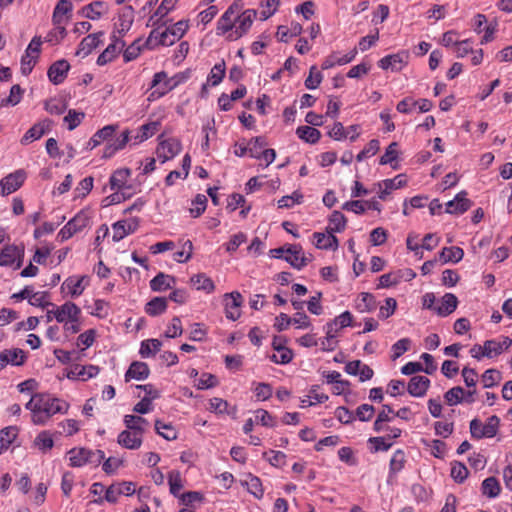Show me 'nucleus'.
Instances as JSON below:
<instances>
[{
    "mask_svg": "<svg viewBox=\"0 0 512 512\" xmlns=\"http://www.w3.org/2000/svg\"><path fill=\"white\" fill-rule=\"evenodd\" d=\"M69 403L49 393H34L25 408L31 412L34 425H46L55 414H67Z\"/></svg>",
    "mask_w": 512,
    "mask_h": 512,
    "instance_id": "nucleus-1",
    "label": "nucleus"
},
{
    "mask_svg": "<svg viewBox=\"0 0 512 512\" xmlns=\"http://www.w3.org/2000/svg\"><path fill=\"white\" fill-rule=\"evenodd\" d=\"M134 421H144V418L141 416L135 415H126L124 417V423L127 427V430L122 431L118 435V443L126 448L135 450L140 448L142 444V435L144 432V428L141 426H134L132 422Z\"/></svg>",
    "mask_w": 512,
    "mask_h": 512,
    "instance_id": "nucleus-2",
    "label": "nucleus"
},
{
    "mask_svg": "<svg viewBox=\"0 0 512 512\" xmlns=\"http://www.w3.org/2000/svg\"><path fill=\"white\" fill-rule=\"evenodd\" d=\"M71 467H82L86 464L98 466L105 458L102 450H90L86 448H73L67 453Z\"/></svg>",
    "mask_w": 512,
    "mask_h": 512,
    "instance_id": "nucleus-3",
    "label": "nucleus"
},
{
    "mask_svg": "<svg viewBox=\"0 0 512 512\" xmlns=\"http://www.w3.org/2000/svg\"><path fill=\"white\" fill-rule=\"evenodd\" d=\"M256 17L257 11L255 9H246L244 11H240L236 15L235 29L234 31L229 33L227 39L230 41H234L247 34Z\"/></svg>",
    "mask_w": 512,
    "mask_h": 512,
    "instance_id": "nucleus-4",
    "label": "nucleus"
},
{
    "mask_svg": "<svg viewBox=\"0 0 512 512\" xmlns=\"http://www.w3.org/2000/svg\"><path fill=\"white\" fill-rule=\"evenodd\" d=\"M242 10V4L234 1L217 21L216 34L224 35L227 32L234 31L236 25V15Z\"/></svg>",
    "mask_w": 512,
    "mask_h": 512,
    "instance_id": "nucleus-5",
    "label": "nucleus"
},
{
    "mask_svg": "<svg viewBox=\"0 0 512 512\" xmlns=\"http://www.w3.org/2000/svg\"><path fill=\"white\" fill-rule=\"evenodd\" d=\"M24 247L17 245H6L0 252V266H12L16 262L15 269L22 266Z\"/></svg>",
    "mask_w": 512,
    "mask_h": 512,
    "instance_id": "nucleus-6",
    "label": "nucleus"
},
{
    "mask_svg": "<svg viewBox=\"0 0 512 512\" xmlns=\"http://www.w3.org/2000/svg\"><path fill=\"white\" fill-rule=\"evenodd\" d=\"M26 179L24 170H17L10 173L0 181V194L9 195L18 190Z\"/></svg>",
    "mask_w": 512,
    "mask_h": 512,
    "instance_id": "nucleus-7",
    "label": "nucleus"
},
{
    "mask_svg": "<svg viewBox=\"0 0 512 512\" xmlns=\"http://www.w3.org/2000/svg\"><path fill=\"white\" fill-rule=\"evenodd\" d=\"M54 318L59 323L75 322L76 318H80L81 310L73 302H65L63 305L52 310Z\"/></svg>",
    "mask_w": 512,
    "mask_h": 512,
    "instance_id": "nucleus-8",
    "label": "nucleus"
},
{
    "mask_svg": "<svg viewBox=\"0 0 512 512\" xmlns=\"http://www.w3.org/2000/svg\"><path fill=\"white\" fill-rule=\"evenodd\" d=\"M182 145L180 140L177 138H169L162 140L157 147L158 158L162 160V163L174 158L180 153Z\"/></svg>",
    "mask_w": 512,
    "mask_h": 512,
    "instance_id": "nucleus-9",
    "label": "nucleus"
},
{
    "mask_svg": "<svg viewBox=\"0 0 512 512\" xmlns=\"http://www.w3.org/2000/svg\"><path fill=\"white\" fill-rule=\"evenodd\" d=\"M52 125L53 122L50 119H44L35 123L21 138V144L27 145L35 140L40 139L43 135L51 130Z\"/></svg>",
    "mask_w": 512,
    "mask_h": 512,
    "instance_id": "nucleus-10",
    "label": "nucleus"
},
{
    "mask_svg": "<svg viewBox=\"0 0 512 512\" xmlns=\"http://www.w3.org/2000/svg\"><path fill=\"white\" fill-rule=\"evenodd\" d=\"M242 301L243 297L237 291L225 294V314L228 319L235 321L240 317Z\"/></svg>",
    "mask_w": 512,
    "mask_h": 512,
    "instance_id": "nucleus-11",
    "label": "nucleus"
},
{
    "mask_svg": "<svg viewBox=\"0 0 512 512\" xmlns=\"http://www.w3.org/2000/svg\"><path fill=\"white\" fill-rule=\"evenodd\" d=\"M139 226V221L137 218H132L130 220H120L115 222L112 225L113 229V241L119 242L127 235L134 233Z\"/></svg>",
    "mask_w": 512,
    "mask_h": 512,
    "instance_id": "nucleus-12",
    "label": "nucleus"
},
{
    "mask_svg": "<svg viewBox=\"0 0 512 512\" xmlns=\"http://www.w3.org/2000/svg\"><path fill=\"white\" fill-rule=\"evenodd\" d=\"M286 253L284 259L297 270H301L310 261V259L304 255L300 245H289L286 249Z\"/></svg>",
    "mask_w": 512,
    "mask_h": 512,
    "instance_id": "nucleus-13",
    "label": "nucleus"
},
{
    "mask_svg": "<svg viewBox=\"0 0 512 512\" xmlns=\"http://www.w3.org/2000/svg\"><path fill=\"white\" fill-rule=\"evenodd\" d=\"M124 45V41H122L120 37H117L115 34H113L112 43H110L107 48L98 56L96 61L97 64L99 66H103L114 60Z\"/></svg>",
    "mask_w": 512,
    "mask_h": 512,
    "instance_id": "nucleus-14",
    "label": "nucleus"
},
{
    "mask_svg": "<svg viewBox=\"0 0 512 512\" xmlns=\"http://www.w3.org/2000/svg\"><path fill=\"white\" fill-rule=\"evenodd\" d=\"M406 184H407V180H406L405 175H403V174H399L392 179H385L382 182L377 184V186L379 188L378 198L381 200H386L392 190L402 188Z\"/></svg>",
    "mask_w": 512,
    "mask_h": 512,
    "instance_id": "nucleus-15",
    "label": "nucleus"
},
{
    "mask_svg": "<svg viewBox=\"0 0 512 512\" xmlns=\"http://www.w3.org/2000/svg\"><path fill=\"white\" fill-rule=\"evenodd\" d=\"M176 42L175 37L169 33V30L166 28L164 31H160L159 29H153L148 36L145 45L153 49L158 45L162 46H171Z\"/></svg>",
    "mask_w": 512,
    "mask_h": 512,
    "instance_id": "nucleus-16",
    "label": "nucleus"
},
{
    "mask_svg": "<svg viewBox=\"0 0 512 512\" xmlns=\"http://www.w3.org/2000/svg\"><path fill=\"white\" fill-rule=\"evenodd\" d=\"M70 64L65 59L54 62L48 69L47 75L54 85L61 84L67 77Z\"/></svg>",
    "mask_w": 512,
    "mask_h": 512,
    "instance_id": "nucleus-17",
    "label": "nucleus"
},
{
    "mask_svg": "<svg viewBox=\"0 0 512 512\" xmlns=\"http://www.w3.org/2000/svg\"><path fill=\"white\" fill-rule=\"evenodd\" d=\"M134 21V9L132 6H126L118 13V20L115 24L116 32L119 37L124 36L131 28Z\"/></svg>",
    "mask_w": 512,
    "mask_h": 512,
    "instance_id": "nucleus-18",
    "label": "nucleus"
},
{
    "mask_svg": "<svg viewBox=\"0 0 512 512\" xmlns=\"http://www.w3.org/2000/svg\"><path fill=\"white\" fill-rule=\"evenodd\" d=\"M423 306L434 310L440 316H448V294L442 296L438 301L433 293H427L423 297Z\"/></svg>",
    "mask_w": 512,
    "mask_h": 512,
    "instance_id": "nucleus-19",
    "label": "nucleus"
},
{
    "mask_svg": "<svg viewBox=\"0 0 512 512\" xmlns=\"http://www.w3.org/2000/svg\"><path fill=\"white\" fill-rule=\"evenodd\" d=\"M512 345V339L509 337H502L501 340H486L484 342V354L486 357L492 358L500 355L503 351L507 350Z\"/></svg>",
    "mask_w": 512,
    "mask_h": 512,
    "instance_id": "nucleus-20",
    "label": "nucleus"
},
{
    "mask_svg": "<svg viewBox=\"0 0 512 512\" xmlns=\"http://www.w3.org/2000/svg\"><path fill=\"white\" fill-rule=\"evenodd\" d=\"M473 205L472 200L468 198L466 191H461L450 200V215H462L468 211Z\"/></svg>",
    "mask_w": 512,
    "mask_h": 512,
    "instance_id": "nucleus-21",
    "label": "nucleus"
},
{
    "mask_svg": "<svg viewBox=\"0 0 512 512\" xmlns=\"http://www.w3.org/2000/svg\"><path fill=\"white\" fill-rule=\"evenodd\" d=\"M103 35V32H98L89 34L88 36L84 37L78 45L76 55L81 56L82 58L88 56L95 48L99 46L101 42L100 37Z\"/></svg>",
    "mask_w": 512,
    "mask_h": 512,
    "instance_id": "nucleus-22",
    "label": "nucleus"
},
{
    "mask_svg": "<svg viewBox=\"0 0 512 512\" xmlns=\"http://www.w3.org/2000/svg\"><path fill=\"white\" fill-rule=\"evenodd\" d=\"M108 5L104 1H94L81 9V15L90 20H98L108 12Z\"/></svg>",
    "mask_w": 512,
    "mask_h": 512,
    "instance_id": "nucleus-23",
    "label": "nucleus"
},
{
    "mask_svg": "<svg viewBox=\"0 0 512 512\" xmlns=\"http://www.w3.org/2000/svg\"><path fill=\"white\" fill-rule=\"evenodd\" d=\"M407 58L408 54L406 52L387 55L379 61L378 65L384 70L390 68L393 71H398L402 68L403 64L406 63Z\"/></svg>",
    "mask_w": 512,
    "mask_h": 512,
    "instance_id": "nucleus-24",
    "label": "nucleus"
},
{
    "mask_svg": "<svg viewBox=\"0 0 512 512\" xmlns=\"http://www.w3.org/2000/svg\"><path fill=\"white\" fill-rule=\"evenodd\" d=\"M117 125H106L102 129H99L87 142V149L92 150L101 143L108 141L115 133Z\"/></svg>",
    "mask_w": 512,
    "mask_h": 512,
    "instance_id": "nucleus-25",
    "label": "nucleus"
},
{
    "mask_svg": "<svg viewBox=\"0 0 512 512\" xmlns=\"http://www.w3.org/2000/svg\"><path fill=\"white\" fill-rule=\"evenodd\" d=\"M430 380L426 376H413L407 386L411 396L422 397L426 394Z\"/></svg>",
    "mask_w": 512,
    "mask_h": 512,
    "instance_id": "nucleus-26",
    "label": "nucleus"
},
{
    "mask_svg": "<svg viewBox=\"0 0 512 512\" xmlns=\"http://www.w3.org/2000/svg\"><path fill=\"white\" fill-rule=\"evenodd\" d=\"M313 238L315 240V246L318 249L323 250H336L338 248V239L337 237L332 234L331 232L321 233V232H315L313 234Z\"/></svg>",
    "mask_w": 512,
    "mask_h": 512,
    "instance_id": "nucleus-27",
    "label": "nucleus"
},
{
    "mask_svg": "<svg viewBox=\"0 0 512 512\" xmlns=\"http://www.w3.org/2000/svg\"><path fill=\"white\" fill-rule=\"evenodd\" d=\"M150 370L146 363L134 361L125 373L126 382L131 379L144 380L149 376Z\"/></svg>",
    "mask_w": 512,
    "mask_h": 512,
    "instance_id": "nucleus-28",
    "label": "nucleus"
},
{
    "mask_svg": "<svg viewBox=\"0 0 512 512\" xmlns=\"http://www.w3.org/2000/svg\"><path fill=\"white\" fill-rule=\"evenodd\" d=\"M355 308L361 313L372 312L377 308L375 297L367 292H362L355 300Z\"/></svg>",
    "mask_w": 512,
    "mask_h": 512,
    "instance_id": "nucleus-29",
    "label": "nucleus"
},
{
    "mask_svg": "<svg viewBox=\"0 0 512 512\" xmlns=\"http://www.w3.org/2000/svg\"><path fill=\"white\" fill-rule=\"evenodd\" d=\"M175 283L176 279L173 276L161 272L150 281V288L153 291L160 292L172 288Z\"/></svg>",
    "mask_w": 512,
    "mask_h": 512,
    "instance_id": "nucleus-30",
    "label": "nucleus"
},
{
    "mask_svg": "<svg viewBox=\"0 0 512 512\" xmlns=\"http://www.w3.org/2000/svg\"><path fill=\"white\" fill-rule=\"evenodd\" d=\"M131 175V170L128 168L117 169L110 177L109 183L112 190H124L126 183Z\"/></svg>",
    "mask_w": 512,
    "mask_h": 512,
    "instance_id": "nucleus-31",
    "label": "nucleus"
},
{
    "mask_svg": "<svg viewBox=\"0 0 512 512\" xmlns=\"http://www.w3.org/2000/svg\"><path fill=\"white\" fill-rule=\"evenodd\" d=\"M86 280V276H71L64 281L63 287L68 289L72 297H78L85 289L84 281Z\"/></svg>",
    "mask_w": 512,
    "mask_h": 512,
    "instance_id": "nucleus-32",
    "label": "nucleus"
},
{
    "mask_svg": "<svg viewBox=\"0 0 512 512\" xmlns=\"http://www.w3.org/2000/svg\"><path fill=\"white\" fill-rule=\"evenodd\" d=\"M347 219L345 215L340 211H333L329 217V223L326 227V232L340 233L345 230Z\"/></svg>",
    "mask_w": 512,
    "mask_h": 512,
    "instance_id": "nucleus-33",
    "label": "nucleus"
},
{
    "mask_svg": "<svg viewBox=\"0 0 512 512\" xmlns=\"http://www.w3.org/2000/svg\"><path fill=\"white\" fill-rule=\"evenodd\" d=\"M476 390L465 391L462 387L457 386L450 389V405L458 404L462 401L467 403L474 402V394Z\"/></svg>",
    "mask_w": 512,
    "mask_h": 512,
    "instance_id": "nucleus-34",
    "label": "nucleus"
},
{
    "mask_svg": "<svg viewBox=\"0 0 512 512\" xmlns=\"http://www.w3.org/2000/svg\"><path fill=\"white\" fill-rule=\"evenodd\" d=\"M72 9L73 5L70 0H59L54 8L52 15L53 24H62L64 22V16L71 13Z\"/></svg>",
    "mask_w": 512,
    "mask_h": 512,
    "instance_id": "nucleus-35",
    "label": "nucleus"
},
{
    "mask_svg": "<svg viewBox=\"0 0 512 512\" xmlns=\"http://www.w3.org/2000/svg\"><path fill=\"white\" fill-rule=\"evenodd\" d=\"M168 305V300L165 297H154L145 305V312L150 316H158L163 314Z\"/></svg>",
    "mask_w": 512,
    "mask_h": 512,
    "instance_id": "nucleus-36",
    "label": "nucleus"
},
{
    "mask_svg": "<svg viewBox=\"0 0 512 512\" xmlns=\"http://www.w3.org/2000/svg\"><path fill=\"white\" fill-rule=\"evenodd\" d=\"M406 463V455L405 452L401 449L396 450L389 463V479L395 477L397 473H399L405 466Z\"/></svg>",
    "mask_w": 512,
    "mask_h": 512,
    "instance_id": "nucleus-37",
    "label": "nucleus"
},
{
    "mask_svg": "<svg viewBox=\"0 0 512 512\" xmlns=\"http://www.w3.org/2000/svg\"><path fill=\"white\" fill-rule=\"evenodd\" d=\"M98 373H99V368L97 366L76 365L73 368V370H71V372L68 374V378H72V379L81 378L82 380H87L92 377H95Z\"/></svg>",
    "mask_w": 512,
    "mask_h": 512,
    "instance_id": "nucleus-38",
    "label": "nucleus"
},
{
    "mask_svg": "<svg viewBox=\"0 0 512 512\" xmlns=\"http://www.w3.org/2000/svg\"><path fill=\"white\" fill-rule=\"evenodd\" d=\"M17 435L18 429L15 426H8L0 430V455L9 448Z\"/></svg>",
    "mask_w": 512,
    "mask_h": 512,
    "instance_id": "nucleus-39",
    "label": "nucleus"
},
{
    "mask_svg": "<svg viewBox=\"0 0 512 512\" xmlns=\"http://www.w3.org/2000/svg\"><path fill=\"white\" fill-rule=\"evenodd\" d=\"M297 136L306 143L315 144L321 138V132L311 126H299L296 130Z\"/></svg>",
    "mask_w": 512,
    "mask_h": 512,
    "instance_id": "nucleus-40",
    "label": "nucleus"
},
{
    "mask_svg": "<svg viewBox=\"0 0 512 512\" xmlns=\"http://www.w3.org/2000/svg\"><path fill=\"white\" fill-rule=\"evenodd\" d=\"M90 219L91 217L89 212L82 209L72 219H70L68 223L71 225V228L75 233H79L89 226Z\"/></svg>",
    "mask_w": 512,
    "mask_h": 512,
    "instance_id": "nucleus-41",
    "label": "nucleus"
},
{
    "mask_svg": "<svg viewBox=\"0 0 512 512\" xmlns=\"http://www.w3.org/2000/svg\"><path fill=\"white\" fill-rule=\"evenodd\" d=\"M190 281L197 290H202L206 293H212L215 289L213 280L205 273H198L192 276Z\"/></svg>",
    "mask_w": 512,
    "mask_h": 512,
    "instance_id": "nucleus-42",
    "label": "nucleus"
},
{
    "mask_svg": "<svg viewBox=\"0 0 512 512\" xmlns=\"http://www.w3.org/2000/svg\"><path fill=\"white\" fill-rule=\"evenodd\" d=\"M423 442L431 455L439 459H444L447 452V446L444 441L439 439H433L423 440Z\"/></svg>",
    "mask_w": 512,
    "mask_h": 512,
    "instance_id": "nucleus-43",
    "label": "nucleus"
},
{
    "mask_svg": "<svg viewBox=\"0 0 512 512\" xmlns=\"http://www.w3.org/2000/svg\"><path fill=\"white\" fill-rule=\"evenodd\" d=\"M162 342L158 339H147L141 342L139 353L142 358L154 356L161 348Z\"/></svg>",
    "mask_w": 512,
    "mask_h": 512,
    "instance_id": "nucleus-44",
    "label": "nucleus"
},
{
    "mask_svg": "<svg viewBox=\"0 0 512 512\" xmlns=\"http://www.w3.org/2000/svg\"><path fill=\"white\" fill-rule=\"evenodd\" d=\"M481 490L487 497L494 498L500 494L501 487L495 477H488L482 482Z\"/></svg>",
    "mask_w": 512,
    "mask_h": 512,
    "instance_id": "nucleus-45",
    "label": "nucleus"
},
{
    "mask_svg": "<svg viewBox=\"0 0 512 512\" xmlns=\"http://www.w3.org/2000/svg\"><path fill=\"white\" fill-rule=\"evenodd\" d=\"M502 380V374L497 369H487L481 376V383L484 388L497 386Z\"/></svg>",
    "mask_w": 512,
    "mask_h": 512,
    "instance_id": "nucleus-46",
    "label": "nucleus"
},
{
    "mask_svg": "<svg viewBox=\"0 0 512 512\" xmlns=\"http://www.w3.org/2000/svg\"><path fill=\"white\" fill-rule=\"evenodd\" d=\"M190 76H191L190 70L179 72L170 78L167 76V81H165L163 84L165 91L170 92L171 90L176 88L178 85L185 83L190 78Z\"/></svg>",
    "mask_w": 512,
    "mask_h": 512,
    "instance_id": "nucleus-47",
    "label": "nucleus"
},
{
    "mask_svg": "<svg viewBox=\"0 0 512 512\" xmlns=\"http://www.w3.org/2000/svg\"><path fill=\"white\" fill-rule=\"evenodd\" d=\"M34 445L42 452L51 450L54 446V441L50 432L46 430L40 432L34 440Z\"/></svg>",
    "mask_w": 512,
    "mask_h": 512,
    "instance_id": "nucleus-48",
    "label": "nucleus"
},
{
    "mask_svg": "<svg viewBox=\"0 0 512 512\" xmlns=\"http://www.w3.org/2000/svg\"><path fill=\"white\" fill-rule=\"evenodd\" d=\"M246 486L249 493L254 495L257 499H261L264 495V489L262 486V482L259 477L249 475L246 480Z\"/></svg>",
    "mask_w": 512,
    "mask_h": 512,
    "instance_id": "nucleus-49",
    "label": "nucleus"
},
{
    "mask_svg": "<svg viewBox=\"0 0 512 512\" xmlns=\"http://www.w3.org/2000/svg\"><path fill=\"white\" fill-rule=\"evenodd\" d=\"M168 484L170 493L176 497L179 496V492L183 488V481L178 470H172L168 473Z\"/></svg>",
    "mask_w": 512,
    "mask_h": 512,
    "instance_id": "nucleus-50",
    "label": "nucleus"
},
{
    "mask_svg": "<svg viewBox=\"0 0 512 512\" xmlns=\"http://www.w3.org/2000/svg\"><path fill=\"white\" fill-rule=\"evenodd\" d=\"M225 76V63H217L213 66L208 75L207 82L210 83L211 86H217L221 83Z\"/></svg>",
    "mask_w": 512,
    "mask_h": 512,
    "instance_id": "nucleus-51",
    "label": "nucleus"
},
{
    "mask_svg": "<svg viewBox=\"0 0 512 512\" xmlns=\"http://www.w3.org/2000/svg\"><path fill=\"white\" fill-rule=\"evenodd\" d=\"M266 145L263 137H253L248 141L249 156L252 158L260 159L261 152Z\"/></svg>",
    "mask_w": 512,
    "mask_h": 512,
    "instance_id": "nucleus-52",
    "label": "nucleus"
},
{
    "mask_svg": "<svg viewBox=\"0 0 512 512\" xmlns=\"http://www.w3.org/2000/svg\"><path fill=\"white\" fill-rule=\"evenodd\" d=\"M500 418L496 415L490 416L485 423H483V433H485V438L494 437L499 429Z\"/></svg>",
    "mask_w": 512,
    "mask_h": 512,
    "instance_id": "nucleus-53",
    "label": "nucleus"
},
{
    "mask_svg": "<svg viewBox=\"0 0 512 512\" xmlns=\"http://www.w3.org/2000/svg\"><path fill=\"white\" fill-rule=\"evenodd\" d=\"M469 472L467 467L460 462H453L450 468V477L456 482L462 483L468 476Z\"/></svg>",
    "mask_w": 512,
    "mask_h": 512,
    "instance_id": "nucleus-54",
    "label": "nucleus"
},
{
    "mask_svg": "<svg viewBox=\"0 0 512 512\" xmlns=\"http://www.w3.org/2000/svg\"><path fill=\"white\" fill-rule=\"evenodd\" d=\"M120 495L121 494L119 492L118 485L112 484L105 490L104 497H98L97 499H94L93 503L100 505L104 502V500L109 503H116Z\"/></svg>",
    "mask_w": 512,
    "mask_h": 512,
    "instance_id": "nucleus-55",
    "label": "nucleus"
},
{
    "mask_svg": "<svg viewBox=\"0 0 512 512\" xmlns=\"http://www.w3.org/2000/svg\"><path fill=\"white\" fill-rule=\"evenodd\" d=\"M155 430L160 436H162L166 440H174L177 438V433L175 429L172 427V425L165 424L160 420H156Z\"/></svg>",
    "mask_w": 512,
    "mask_h": 512,
    "instance_id": "nucleus-56",
    "label": "nucleus"
},
{
    "mask_svg": "<svg viewBox=\"0 0 512 512\" xmlns=\"http://www.w3.org/2000/svg\"><path fill=\"white\" fill-rule=\"evenodd\" d=\"M335 331H333V325L332 324H326V337L321 341V348L324 351H332L334 350L337 341L335 340L336 337Z\"/></svg>",
    "mask_w": 512,
    "mask_h": 512,
    "instance_id": "nucleus-57",
    "label": "nucleus"
},
{
    "mask_svg": "<svg viewBox=\"0 0 512 512\" xmlns=\"http://www.w3.org/2000/svg\"><path fill=\"white\" fill-rule=\"evenodd\" d=\"M193 207L190 209V214L192 217L197 218L206 209L207 205V197L203 194H197L194 200L192 201Z\"/></svg>",
    "mask_w": 512,
    "mask_h": 512,
    "instance_id": "nucleus-58",
    "label": "nucleus"
},
{
    "mask_svg": "<svg viewBox=\"0 0 512 512\" xmlns=\"http://www.w3.org/2000/svg\"><path fill=\"white\" fill-rule=\"evenodd\" d=\"M353 316L349 311H345L337 316L333 321L328 324L333 325V331L338 332L339 329L352 325Z\"/></svg>",
    "mask_w": 512,
    "mask_h": 512,
    "instance_id": "nucleus-59",
    "label": "nucleus"
},
{
    "mask_svg": "<svg viewBox=\"0 0 512 512\" xmlns=\"http://www.w3.org/2000/svg\"><path fill=\"white\" fill-rule=\"evenodd\" d=\"M279 4L280 0H264L261 3L263 9L260 12V19L264 21L271 17L276 12Z\"/></svg>",
    "mask_w": 512,
    "mask_h": 512,
    "instance_id": "nucleus-60",
    "label": "nucleus"
},
{
    "mask_svg": "<svg viewBox=\"0 0 512 512\" xmlns=\"http://www.w3.org/2000/svg\"><path fill=\"white\" fill-rule=\"evenodd\" d=\"M322 73L318 71L316 66L310 68L309 76L305 80V86L307 89H316L322 81Z\"/></svg>",
    "mask_w": 512,
    "mask_h": 512,
    "instance_id": "nucleus-61",
    "label": "nucleus"
},
{
    "mask_svg": "<svg viewBox=\"0 0 512 512\" xmlns=\"http://www.w3.org/2000/svg\"><path fill=\"white\" fill-rule=\"evenodd\" d=\"M398 143L392 142L387 148L384 155L381 156L380 165L392 164L398 158Z\"/></svg>",
    "mask_w": 512,
    "mask_h": 512,
    "instance_id": "nucleus-62",
    "label": "nucleus"
},
{
    "mask_svg": "<svg viewBox=\"0 0 512 512\" xmlns=\"http://www.w3.org/2000/svg\"><path fill=\"white\" fill-rule=\"evenodd\" d=\"M380 148V143L377 139H372L369 141L367 146L356 156L357 161H362L365 158L371 157L375 155Z\"/></svg>",
    "mask_w": 512,
    "mask_h": 512,
    "instance_id": "nucleus-63",
    "label": "nucleus"
},
{
    "mask_svg": "<svg viewBox=\"0 0 512 512\" xmlns=\"http://www.w3.org/2000/svg\"><path fill=\"white\" fill-rule=\"evenodd\" d=\"M66 35L67 31L62 24L55 25V28L47 34L46 41L51 44H58Z\"/></svg>",
    "mask_w": 512,
    "mask_h": 512,
    "instance_id": "nucleus-64",
    "label": "nucleus"
}]
</instances>
